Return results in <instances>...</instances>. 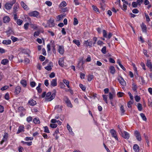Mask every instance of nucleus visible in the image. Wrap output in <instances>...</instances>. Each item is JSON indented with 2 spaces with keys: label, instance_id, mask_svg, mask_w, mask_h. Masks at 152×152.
I'll return each mask as SVG.
<instances>
[{
  "label": "nucleus",
  "instance_id": "obj_45",
  "mask_svg": "<svg viewBox=\"0 0 152 152\" xmlns=\"http://www.w3.org/2000/svg\"><path fill=\"white\" fill-rule=\"evenodd\" d=\"M114 96V94L111 93H110L109 94V98L110 101H112Z\"/></svg>",
  "mask_w": 152,
  "mask_h": 152
},
{
  "label": "nucleus",
  "instance_id": "obj_6",
  "mask_svg": "<svg viewBox=\"0 0 152 152\" xmlns=\"http://www.w3.org/2000/svg\"><path fill=\"white\" fill-rule=\"evenodd\" d=\"M39 14V13L36 11L31 12L29 13V15L30 16L35 17H37Z\"/></svg>",
  "mask_w": 152,
  "mask_h": 152
},
{
  "label": "nucleus",
  "instance_id": "obj_38",
  "mask_svg": "<svg viewBox=\"0 0 152 152\" xmlns=\"http://www.w3.org/2000/svg\"><path fill=\"white\" fill-rule=\"evenodd\" d=\"M120 110L121 112V115H123L125 112V110L124 109V107L123 106L121 105L120 107Z\"/></svg>",
  "mask_w": 152,
  "mask_h": 152
},
{
  "label": "nucleus",
  "instance_id": "obj_46",
  "mask_svg": "<svg viewBox=\"0 0 152 152\" xmlns=\"http://www.w3.org/2000/svg\"><path fill=\"white\" fill-rule=\"evenodd\" d=\"M103 36L105 38L107 37V33L106 31L105 30H103Z\"/></svg>",
  "mask_w": 152,
  "mask_h": 152
},
{
  "label": "nucleus",
  "instance_id": "obj_42",
  "mask_svg": "<svg viewBox=\"0 0 152 152\" xmlns=\"http://www.w3.org/2000/svg\"><path fill=\"white\" fill-rule=\"evenodd\" d=\"M106 47L104 46V47L102 49L101 51L102 53L105 54L106 53Z\"/></svg>",
  "mask_w": 152,
  "mask_h": 152
},
{
  "label": "nucleus",
  "instance_id": "obj_4",
  "mask_svg": "<svg viewBox=\"0 0 152 152\" xmlns=\"http://www.w3.org/2000/svg\"><path fill=\"white\" fill-rule=\"evenodd\" d=\"M120 134L123 138L126 139H128L129 137V134L126 131H124L121 133H120Z\"/></svg>",
  "mask_w": 152,
  "mask_h": 152
},
{
  "label": "nucleus",
  "instance_id": "obj_52",
  "mask_svg": "<svg viewBox=\"0 0 152 152\" xmlns=\"http://www.w3.org/2000/svg\"><path fill=\"white\" fill-rule=\"evenodd\" d=\"M63 81V82L66 85V86H68V85H69V82L68 80L66 79H64Z\"/></svg>",
  "mask_w": 152,
  "mask_h": 152
},
{
  "label": "nucleus",
  "instance_id": "obj_36",
  "mask_svg": "<svg viewBox=\"0 0 152 152\" xmlns=\"http://www.w3.org/2000/svg\"><path fill=\"white\" fill-rule=\"evenodd\" d=\"M67 127L68 129V130L69 131V132H71L72 134H73L72 131V128L68 124H67Z\"/></svg>",
  "mask_w": 152,
  "mask_h": 152
},
{
  "label": "nucleus",
  "instance_id": "obj_41",
  "mask_svg": "<svg viewBox=\"0 0 152 152\" xmlns=\"http://www.w3.org/2000/svg\"><path fill=\"white\" fill-rule=\"evenodd\" d=\"M78 22L77 18H74V23L73 24L74 25H77L78 24Z\"/></svg>",
  "mask_w": 152,
  "mask_h": 152
},
{
  "label": "nucleus",
  "instance_id": "obj_5",
  "mask_svg": "<svg viewBox=\"0 0 152 152\" xmlns=\"http://www.w3.org/2000/svg\"><path fill=\"white\" fill-rule=\"evenodd\" d=\"M110 133L111 134L112 137L114 138L116 140L118 141V139L116 134V132L114 129H111L110 131Z\"/></svg>",
  "mask_w": 152,
  "mask_h": 152
},
{
  "label": "nucleus",
  "instance_id": "obj_2",
  "mask_svg": "<svg viewBox=\"0 0 152 152\" xmlns=\"http://www.w3.org/2000/svg\"><path fill=\"white\" fill-rule=\"evenodd\" d=\"M16 0H13L12 1L6 3L5 5V8L7 10L11 9L12 5L16 2Z\"/></svg>",
  "mask_w": 152,
  "mask_h": 152
},
{
  "label": "nucleus",
  "instance_id": "obj_14",
  "mask_svg": "<svg viewBox=\"0 0 152 152\" xmlns=\"http://www.w3.org/2000/svg\"><path fill=\"white\" fill-rule=\"evenodd\" d=\"M50 84L53 87L56 86L57 84V79L55 78L53 79L50 82Z\"/></svg>",
  "mask_w": 152,
  "mask_h": 152
},
{
  "label": "nucleus",
  "instance_id": "obj_54",
  "mask_svg": "<svg viewBox=\"0 0 152 152\" xmlns=\"http://www.w3.org/2000/svg\"><path fill=\"white\" fill-rule=\"evenodd\" d=\"M9 88V86H4L3 87L1 88V91H3L5 90L8 88Z\"/></svg>",
  "mask_w": 152,
  "mask_h": 152
},
{
  "label": "nucleus",
  "instance_id": "obj_12",
  "mask_svg": "<svg viewBox=\"0 0 152 152\" xmlns=\"http://www.w3.org/2000/svg\"><path fill=\"white\" fill-rule=\"evenodd\" d=\"M28 104L31 106H33L36 104V101L34 100L33 99H31L28 101Z\"/></svg>",
  "mask_w": 152,
  "mask_h": 152
},
{
  "label": "nucleus",
  "instance_id": "obj_10",
  "mask_svg": "<svg viewBox=\"0 0 152 152\" xmlns=\"http://www.w3.org/2000/svg\"><path fill=\"white\" fill-rule=\"evenodd\" d=\"M84 44L87 46L91 47L92 45V42L90 40H88L84 41Z\"/></svg>",
  "mask_w": 152,
  "mask_h": 152
},
{
  "label": "nucleus",
  "instance_id": "obj_26",
  "mask_svg": "<svg viewBox=\"0 0 152 152\" xmlns=\"http://www.w3.org/2000/svg\"><path fill=\"white\" fill-rule=\"evenodd\" d=\"M6 33L8 36H9L11 34H14V32L10 28L6 31Z\"/></svg>",
  "mask_w": 152,
  "mask_h": 152
},
{
  "label": "nucleus",
  "instance_id": "obj_22",
  "mask_svg": "<svg viewBox=\"0 0 152 152\" xmlns=\"http://www.w3.org/2000/svg\"><path fill=\"white\" fill-rule=\"evenodd\" d=\"M133 149L136 152H138L139 151V147L136 144L134 145L133 146Z\"/></svg>",
  "mask_w": 152,
  "mask_h": 152
},
{
  "label": "nucleus",
  "instance_id": "obj_44",
  "mask_svg": "<svg viewBox=\"0 0 152 152\" xmlns=\"http://www.w3.org/2000/svg\"><path fill=\"white\" fill-rule=\"evenodd\" d=\"M79 86L80 88L83 91H85L86 90V87L85 86L82 84H79Z\"/></svg>",
  "mask_w": 152,
  "mask_h": 152
},
{
  "label": "nucleus",
  "instance_id": "obj_19",
  "mask_svg": "<svg viewBox=\"0 0 152 152\" xmlns=\"http://www.w3.org/2000/svg\"><path fill=\"white\" fill-rule=\"evenodd\" d=\"M24 127L23 126H20L19 128V129H18V130L17 132V134H18L24 131Z\"/></svg>",
  "mask_w": 152,
  "mask_h": 152
},
{
  "label": "nucleus",
  "instance_id": "obj_50",
  "mask_svg": "<svg viewBox=\"0 0 152 152\" xmlns=\"http://www.w3.org/2000/svg\"><path fill=\"white\" fill-rule=\"evenodd\" d=\"M102 96L103 98V100L107 104V95H103Z\"/></svg>",
  "mask_w": 152,
  "mask_h": 152
},
{
  "label": "nucleus",
  "instance_id": "obj_43",
  "mask_svg": "<svg viewBox=\"0 0 152 152\" xmlns=\"http://www.w3.org/2000/svg\"><path fill=\"white\" fill-rule=\"evenodd\" d=\"M92 7L93 10L95 11L99 12V10L96 6L94 5H93L92 6Z\"/></svg>",
  "mask_w": 152,
  "mask_h": 152
},
{
  "label": "nucleus",
  "instance_id": "obj_53",
  "mask_svg": "<svg viewBox=\"0 0 152 152\" xmlns=\"http://www.w3.org/2000/svg\"><path fill=\"white\" fill-rule=\"evenodd\" d=\"M124 94L123 93L119 92L117 93V96L118 97H121L123 96Z\"/></svg>",
  "mask_w": 152,
  "mask_h": 152
},
{
  "label": "nucleus",
  "instance_id": "obj_40",
  "mask_svg": "<svg viewBox=\"0 0 152 152\" xmlns=\"http://www.w3.org/2000/svg\"><path fill=\"white\" fill-rule=\"evenodd\" d=\"M7 138L8 134L7 133L5 132L3 139H4L5 141H6Z\"/></svg>",
  "mask_w": 152,
  "mask_h": 152
},
{
  "label": "nucleus",
  "instance_id": "obj_20",
  "mask_svg": "<svg viewBox=\"0 0 152 152\" xmlns=\"http://www.w3.org/2000/svg\"><path fill=\"white\" fill-rule=\"evenodd\" d=\"M10 18L8 16H6L3 18V21L4 23L8 22L10 21Z\"/></svg>",
  "mask_w": 152,
  "mask_h": 152
},
{
  "label": "nucleus",
  "instance_id": "obj_62",
  "mask_svg": "<svg viewBox=\"0 0 152 152\" xmlns=\"http://www.w3.org/2000/svg\"><path fill=\"white\" fill-rule=\"evenodd\" d=\"M59 86L60 88H64L65 87V85L62 82L60 83Z\"/></svg>",
  "mask_w": 152,
  "mask_h": 152
},
{
  "label": "nucleus",
  "instance_id": "obj_63",
  "mask_svg": "<svg viewBox=\"0 0 152 152\" xmlns=\"http://www.w3.org/2000/svg\"><path fill=\"white\" fill-rule=\"evenodd\" d=\"M32 117L31 116L28 117L26 118V120L27 122H29L31 121L32 120Z\"/></svg>",
  "mask_w": 152,
  "mask_h": 152
},
{
  "label": "nucleus",
  "instance_id": "obj_15",
  "mask_svg": "<svg viewBox=\"0 0 152 152\" xmlns=\"http://www.w3.org/2000/svg\"><path fill=\"white\" fill-rule=\"evenodd\" d=\"M137 86L135 83H133L132 84V88L133 90L135 91L136 93L137 92Z\"/></svg>",
  "mask_w": 152,
  "mask_h": 152
},
{
  "label": "nucleus",
  "instance_id": "obj_33",
  "mask_svg": "<svg viewBox=\"0 0 152 152\" xmlns=\"http://www.w3.org/2000/svg\"><path fill=\"white\" fill-rule=\"evenodd\" d=\"M33 122L36 124H39L40 122L39 119L37 118H35L33 120Z\"/></svg>",
  "mask_w": 152,
  "mask_h": 152
},
{
  "label": "nucleus",
  "instance_id": "obj_18",
  "mask_svg": "<svg viewBox=\"0 0 152 152\" xmlns=\"http://www.w3.org/2000/svg\"><path fill=\"white\" fill-rule=\"evenodd\" d=\"M141 27L142 31L144 32H146L147 28L146 25L142 23L141 25Z\"/></svg>",
  "mask_w": 152,
  "mask_h": 152
},
{
  "label": "nucleus",
  "instance_id": "obj_27",
  "mask_svg": "<svg viewBox=\"0 0 152 152\" xmlns=\"http://www.w3.org/2000/svg\"><path fill=\"white\" fill-rule=\"evenodd\" d=\"M66 5V3L65 1H64L61 2L59 5V7L63 8Z\"/></svg>",
  "mask_w": 152,
  "mask_h": 152
},
{
  "label": "nucleus",
  "instance_id": "obj_24",
  "mask_svg": "<svg viewBox=\"0 0 152 152\" xmlns=\"http://www.w3.org/2000/svg\"><path fill=\"white\" fill-rule=\"evenodd\" d=\"M9 62L8 60L7 59H3L1 62V64L4 65H6Z\"/></svg>",
  "mask_w": 152,
  "mask_h": 152
},
{
  "label": "nucleus",
  "instance_id": "obj_23",
  "mask_svg": "<svg viewBox=\"0 0 152 152\" xmlns=\"http://www.w3.org/2000/svg\"><path fill=\"white\" fill-rule=\"evenodd\" d=\"M62 107V106L57 105L56 106L55 109H57L58 111H61Z\"/></svg>",
  "mask_w": 152,
  "mask_h": 152
},
{
  "label": "nucleus",
  "instance_id": "obj_37",
  "mask_svg": "<svg viewBox=\"0 0 152 152\" xmlns=\"http://www.w3.org/2000/svg\"><path fill=\"white\" fill-rule=\"evenodd\" d=\"M21 142H22V143L23 144H26L28 146L31 145H32V142L31 141L26 142H24L23 141H22Z\"/></svg>",
  "mask_w": 152,
  "mask_h": 152
},
{
  "label": "nucleus",
  "instance_id": "obj_49",
  "mask_svg": "<svg viewBox=\"0 0 152 152\" xmlns=\"http://www.w3.org/2000/svg\"><path fill=\"white\" fill-rule=\"evenodd\" d=\"M18 110L20 112H23L25 111V109L23 107H19L18 108Z\"/></svg>",
  "mask_w": 152,
  "mask_h": 152
},
{
  "label": "nucleus",
  "instance_id": "obj_48",
  "mask_svg": "<svg viewBox=\"0 0 152 152\" xmlns=\"http://www.w3.org/2000/svg\"><path fill=\"white\" fill-rule=\"evenodd\" d=\"M44 132L47 133H49L50 132L49 130L48 129V127L46 126L44 127Z\"/></svg>",
  "mask_w": 152,
  "mask_h": 152
},
{
  "label": "nucleus",
  "instance_id": "obj_57",
  "mask_svg": "<svg viewBox=\"0 0 152 152\" xmlns=\"http://www.w3.org/2000/svg\"><path fill=\"white\" fill-rule=\"evenodd\" d=\"M133 103V102L131 101H129L127 103V106L128 107L130 108L131 107V105Z\"/></svg>",
  "mask_w": 152,
  "mask_h": 152
},
{
  "label": "nucleus",
  "instance_id": "obj_8",
  "mask_svg": "<svg viewBox=\"0 0 152 152\" xmlns=\"http://www.w3.org/2000/svg\"><path fill=\"white\" fill-rule=\"evenodd\" d=\"M118 80L122 86H124L126 85L125 81L121 77H119L118 78Z\"/></svg>",
  "mask_w": 152,
  "mask_h": 152
},
{
  "label": "nucleus",
  "instance_id": "obj_29",
  "mask_svg": "<svg viewBox=\"0 0 152 152\" xmlns=\"http://www.w3.org/2000/svg\"><path fill=\"white\" fill-rule=\"evenodd\" d=\"M110 72L112 74H114L115 73V69L114 67L113 66H111L110 68Z\"/></svg>",
  "mask_w": 152,
  "mask_h": 152
},
{
  "label": "nucleus",
  "instance_id": "obj_17",
  "mask_svg": "<svg viewBox=\"0 0 152 152\" xmlns=\"http://www.w3.org/2000/svg\"><path fill=\"white\" fill-rule=\"evenodd\" d=\"M21 90V87L20 86H17L15 88V93L16 94H18L20 92Z\"/></svg>",
  "mask_w": 152,
  "mask_h": 152
},
{
  "label": "nucleus",
  "instance_id": "obj_56",
  "mask_svg": "<svg viewBox=\"0 0 152 152\" xmlns=\"http://www.w3.org/2000/svg\"><path fill=\"white\" fill-rule=\"evenodd\" d=\"M29 25V23H26L24 25V28L27 30L28 29V26Z\"/></svg>",
  "mask_w": 152,
  "mask_h": 152
},
{
  "label": "nucleus",
  "instance_id": "obj_11",
  "mask_svg": "<svg viewBox=\"0 0 152 152\" xmlns=\"http://www.w3.org/2000/svg\"><path fill=\"white\" fill-rule=\"evenodd\" d=\"M54 22V21L53 20L50 19L48 21L47 24L50 27H52L55 25Z\"/></svg>",
  "mask_w": 152,
  "mask_h": 152
},
{
  "label": "nucleus",
  "instance_id": "obj_35",
  "mask_svg": "<svg viewBox=\"0 0 152 152\" xmlns=\"http://www.w3.org/2000/svg\"><path fill=\"white\" fill-rule=\"evenodd\" d=\"M11 39L12 40L13 42H15L16 41H17L19 40L18 38H17L13 36H12L11 37Z\"/></svg>",
  "mask_w": 152,
  "mask_h": 152
},
{
  "label": "nucleus",
  "instance_id": "obj_7",
  "mask_svg": "<svg viewBox=\"0 0 152 152\" xmlns=\"http://www.w3.org/2000/svg\"><path fill=\"white\" fill-rule=\"evenodd\" d=\"M134 135L136 136L137 140L140 141L141 140V138L140 133L137 131H135L134 132Z\"/></svg>",
  "mask_w": 152,
  "mask_h": 152
},
{
  "label": "nucleus",
  "instance_id": "obj_39",
  "mask_svg": "<svg viewBox=\"0 0 152 152\" xmlns=\"http://www.w3.org/2000/svg\"><path fill=\"white\" fill-rule=\"evenodd\" d=\"M73 42L77 46L79 45L80 44V41L78 40H73Z\"/></svg>",
  "mask_w": 152,
  "mask_h": 152
},
{
  "label": "nucleus",
  "instance_id": "obj_25",
  "mask_svg": "<svg viewBox=\"0 0 152 152\" xmlns=\"http://www.w3.org/2000/svg\"><path fill=\"white\" fill-rule=\"evenodd\" d=\"M18 4L16 3L14 5V6L13 7V12L15 13L17 11V9L18 8Z\"/></svg>",
  "mask_w": 152,
  "mask_h": 152
},
{
  "label": "nucleus",
  "instance_id": "obj_28",
  "mask_svg": "<svg viewBox=\"0 0 152 152\" xmlns=\"http://www.w3.org/2000/svg\"><path fill=\"white\" fill-rule=\"evenodd\" d=\"M21 6L25 10H27V5L24 3L23 1H21L20 3Z\"/></svg>",
  "mask_w": 152,
  "mask_h": 152
},
{
  "label": "nucleus",
  "instance_id": "obj_60",
  "mask_svg": "<svg viewBox=\"0 0 152 152\" xmlns=\"http://www.w3.org/2000/svg\"><path fill=\"white\" fill-rule=\"evenodd\" d=\"M45 4L48 6H50L52 5V3L49 1H47L45 2Z\"/></svg>",
  "mask_w": 152,
  "mask_h": 152
},
{
  "label": "nucleus",
  "instance_id": "obj_61",
  "mask_svg": "<svg viewBox=\"0 0 152 152\" xmlns=\"http://www.w3.org/2000/svg\"><path fill=\"white\" fill-rule=\"evenodd\" d=\"M36 83L34 81L30 82V86L32 87H34L36 85Z\"/></svg>",
  "mask_w": 152,
  "mask_h": 152
},
{
  "label": "nucleus",
  "instance_id": "obj_30",
  "mask_svg": "<svg viewBox=\"0 0 152 152\" xmlns=\"http://www.w3.org/2000/svg\"><path fill=\"white\" fill-rule=\"evenodd\" d=\"M20 83L24 87H26L27 85L26 81V80H23L20 81Z\"/></svg>",
  "mask_w": 152,
  "mask_h": 152
},
{
  "label": "nucleus",
  "instance_id": "obj_16",
  "mask_svg": "<svg viewBox=\"0 0 152 152\" xmlns=\"http://www.w3.org/2000/svg\"><path fill=\"white\" fill-rule=\"evenodd\" d=\"M58 64L61 66L63 67L64 66V61L63 58H60L58 61Z\"/></svg>",
  "mask_w": 152,
  "mask_h": 152
},
{
  "label": "nucleus",
  "instance_id": "obj_64",
  "mask_svg": "<svg viewBox=\"0 0 152 152\" xmlns=\"http://www.w3.org/2000/svg\"><path fill=\"white\" fill-rule=\"evenodd\" d=\"M39 58L41 61H43L45 59V57L42 55H40L39 56Z\"/></svg>",
  "mask_w": 152,
  "mask_h": 152
},
{
  "label": "nucleus",
  "instance_id": "obj_3",
  "mask_svg": "<svg viewBox=\"0 0 152 152\" xmlns=\"http://www.w3.org/2000/svg\"><path fill=\"white\" fill-rule=\"evenodd\" d=\"M63 99L66 104L67 107L72 108V105L71 104L69 98L66 96H64Z\"/></svg>",
  "mask_w": 152,
  "mask_h": 152
},
{
  "label": "nucleus",
  "instance_id": "obj_47",
  "mask_svg": "<svg viewBox=\"0 0 152 152\" xmlns=\"http://www.w3.org/2000/svg\"><path fill=\"white\" fill-rule=\"evenodd\" d=\"M23 21L22 20L20 19H18L16 22L17 24L19 25H20L22 24Z\"/></svg>",
  "mask_w": 152,
  "mask_h": 152
},
{
  "label": "nucleus",
  "instance_id": "obj_31",
  "mask_svg": "<svg viewBox=\"0 0 152 152\" xmlns=\"http://www.w3.org/2000/svg\"><path fill=\"white\" fill-rule=\"evenodd\" d=\"M81 61H82L81 60L79 62L77 66V68H78L79 69L81 70L82 69V68L81 67V66H82L83 64V63H82V64L80 65V63H81Z\"/></svg>",
  "mask_w": 152,
  "mask_h": 152
},
{
  "label": "nucleus",
  "instance_id": "obj_21",
  "mask_svg": "<svg viewBox=\"0 0 152 152\" xmlns=\"http://www.w3.org/2000/svg\"><path fill=\"white\" fill-rule=\"evenodd\" d=\"M11 41L10 40H4L2 42V43L5 45H9L11 44Z\"/></svg>",
  "mask_w": 152,
  "mask_h": 152
},
{
  "label": "nucleus",
  "instance_id": "obj_9",
  "mask_svg": "<svg viewBox=\"0 0 152 152\" xmlns=\"http://www.w3.org/2000/svg\"><path fill=\"white\" fill-rule=\"evenodd\" d=\"M146 66L149 68L150 71H152V64L151 62V60H148L146 64Z\"/></svg>",
  "mask_w": 152,
  "mask_h": 152
},
{
  "label": "nucleus",
  "instance_id": "obj_51",
  "mask_svg": "<svg viewBox=\"0 0 152 152\" xmlns=\"http://www.w3.org/2000/svg\"><path fill=\"white\" fill-rule=\"evenodd\" d=\"M94 77L93 75H89L88 77V80L89 81H91L93 78Z\"/></svg>",
  "mask_w": 152,
  "mask_h": 152
},
{
  "label": "nucleus",
  "instance_id": "obj_13",
  "mask_svg": "<svg viewBox=\"0 0 152 152\" xmlns=\"http://www.w3.org/2000/svg\"><path fill=\"white\" fill-rule=\"evenodd\" d=\"M58 52L61 54H63L64 52V47L62 46H59V48L58 49Z\"/></svg>",
  "mask_w": 152,
  "mask_h": 152
},
{
  "label": "nucleus",
  "instance_id": "obj_32",
  "mask_svg": "<svg viewBox=\"0 0 152 152\" xmlns=\"http://www.w3.org/2000/svg\"><path fill=\"white\" fill-rule=\"evenodd\" d=\"M140 115L142 119L144 121H146L147 120V118L144 114L143 113H141L140 114Z\"/></svg>",
  "mask_w": 152,
  "mask_h": 152
},
{
  "label": "nucleus",
  "instance_id": "obj_34",
  "mask_svg": "<svg viewBox=\"0 0 152 152\" xmlns=\"http://www.w3.org/2000/svg\"><path fill=\"white\" fill-rule=\"evenodd\" d=\"M137 107L138 110L141 111L142 110V104L140 103H138L137 104Z\"/></svg>",
  "mask_w": 152,
  "mask_h": 152
},
{
  "label": "nucleus",
  "instance_id": "obj_55",
  "mask_svg": "<svg viewBox=\"0 0 152 152\" xmlns=\"http://www.w3.org/2000/svg\"><path fill=\"white\" fill-rule=\"evenodd\" d=\"M132 7H135V8L137 7V5H138L137 3V2H132Z\"/></svg>",
  "mask_w": 152,
  "mask_h": 152
},
{
  "label": "nucleus",
  "instance_id": "obj_59",
  "mask_svg": "<svg viewBox=\"0 0 152 152\" xmlns=\"http://www.w3.org/2000/svg\"><path fill=\"white\" fill-rule=\"evenodd\" d=\"M45 69L49 71H50L52 69L51 67L50 66H47L45 67Z\"/></svg>",
  "mask_w": 152,
  "mask_h": 152
},
{
  "label": "nucleus",
  "instance_id": "obj_1",
  "mask_svg": "<svg viewBox=\"0 0 152 152\" xmlns=\"http://www.w3.org/2000/svg\"><path fill=\"white\" fill-rule=\"evenodd\" d=\"M54 92L51 95V92H48L46 94V97L45 98V100L47 101H50L54 99L56 96V91L54 90Z\"/></svg>",
  "mask_w": 152,
  "mask_h": 152
},
{
  "label": "nucleus",
  "instance_id": "obj_58",
  "mask_svg": "<svg viewBox=\"0 0 152 152\" xmlns=\"http://www.w3.org/2000/svg\"><path fill=\"white\" fill-rule=\"evenodd\" d=\"M140 98L139 96H136L135 97V99L136 101L137 102H138L140 100Z\"/></svg>",
  "mask_w": 152,
  "mask_h": 152
}]
</instances>
